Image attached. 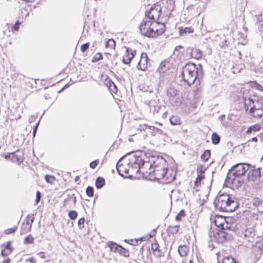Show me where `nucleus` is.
<instances>
[{
	"instance_id": "obj_1",
	"label": "nucleus",
	"mask_w": 263,
	"mask_h": 263,
	"mask_svg": "<svg viewBox=\"0 0 263 263\" xmlns=\"http://www.w3.org/2000/svg\"><path fill=\"white\" fill-rule=\"evenodd\" d=\"M139 29L142 35L148 37H156L165 31V25L157 21H143Z\"/></svg>"
},
{
	"instance_id": "obj_2",
	"label": "nucleus",
	"mask_w": 263,
	"mask_h": 263,
	"mask_svg": "<svg viewBox=\"0 0 263 263\" xmlns=\"http://www.w3.org/2000/svg\"><path fill=\"white\" fill-rule=\"evenodd\" d=\"M149 172H146V173L151 174L153 172L155 178L157 180H160L165 177L167 169L166 162L162 157L158 156H152L149 158Z\"/></svg>"
},
{
	"instance_id": "obj_3",
	"label": "nucleus",
	"mask_w": 263,
	"mask_h": 263,
	"mask_svg": "<svg viewBox=\"0 0 263 263\" xmlns=\"http://www.w3.org/2000/svg\"><path fill=\"white\" fill-rule=\"evenodd\" d=\"M214 203L215 208L221 212H232L238 207L237 202L227 194L217 196Z\"/></svg>"
},
{
	"instance_id": "obj_4",
	"label": "nucleus",
	"mask_w": 263,
	"mask_h": 263,
	"mask_svg": "<svg viewBox=\"0 0 263 263\" xmlns=\"http://www.w3.org/2000/svg\"><path fill=\"white\" fill-rule=\"evenodd\" d=\"M198 75V69L193 63L189 62L182 68L181 77L189 86L194 83Z\"/></svg>"
},
{
	"instance_id": "obj_5",
	"label": "nucleus",
	"mask_w": 263,
	"mask_h": 263,
	"mask_svg": "<svg viewBox=\"0 0 263 263\" xmlns=\"http://www.w3.org/2000/svg\"><path fill=\"white\" fill-rule=\"evenodd\" d=\"M240 237L243 240L244 242L250 243L252 246L254 245V242L258 238L256 231L253 228H247L242 231Z\"/></svg>"
},
{
	"instance_id": "obj_6",
	"label": "nucleus",
	"mask_w": 263,
	"mask_h": 263,
	"mask_svg": "<svg viewBox=\"0 0 263 263\" xmlns=\"http://www.w3.org/2000/svg\"><path fill=\"white\" fill-rule=\"evenodd\" d=\"M250 165L246 163H240L234 165L230 171V174H232L235 177L245 175L249 170Z\"/></svg>"
},
{
	"instance_id": "obj_7",
	"label": "nucleus",
	"mask_w": 263,
	"mask_h": 263,
	"mask_svg": "<svg viewBox=\"0 0 263 263\" xmlns=\"http://www.w3.org/2000/svg\"><path fill=\"white\" fill-rule=\"evenodd\" d=\"M129 163L130 164V165H129L130 173L132 174L139 173L140 172L141 168H143L141 165L143 166L145 165L149 166V162H143L141 159L139 158H135V160L133 163L130 162Z\"/></svg>"
},
{
	"instance_id": "obj_8",
	"label": "nucleus",
	"mask_w": 263,
	"mask_h": 263,
	"mask_svg": "<svg viewBox=\"0 0 263 263\" xmlns=\"http://www.w3.org/2000/svg\"><path fill=\"white\" fill-rule=\"evenodd\" d=\"M149 60L146 53H142L140 60L138 64L137 68L141 70H145L147 67L148 61Z\"/></svg>"
},
{
	"instance_id": "obj_9",
	"label": "nucleus",
	"mask_w": 263,
	"mask_h": 263,
	"mask_svg": "<svg viewBox=\"0 0 263 263\" xmlns=\"http://www.w3.org/2000/svg\"><path fill=\"white\" fill-rule=\"evenodd\" d=\"M260 171L259 167L250 171L248 174L247 179L249 180L258 181L260 179Z\"/></svg>"
},
{
	"instance_id": "obj_10",
	"label": "nucleus",
	"mask_w": 263,
	"mask_h": 263,
	"mask_svg": "<svg viewBox=\"0 0 263 263\" xmlns=\"http://www.w3.org/2000/svg\"><path fill=\"white\" fill-rule=\"evenodd\" d=\"M129 165V163H128L127 165L120 164V160H119L117 162V165H116V167H117L118 172L120 176H123V173L127 174L130 172Z\"/></svg>"
},
{
	"instance_id": "obj_11",
	"label": "nucleus",
	"mask_w": 263,
	"mask_h": 263,
	"mask_svg": "<svg viewBox=\"0 0 263 263\" xmlns=\"http://www.w3.org/2000/svg\"><path fill=\"white\" fill-rule=\"evenodd\" d=\"M161 9L159 7L152 8L146 14V16L151 20H155L159 18L160 15Z\"/></svg>"
},
{
	"instance_id": "obj_12",
	"label": "nucleus",
	"mask_w": 263,
	"mask_h": 263,
	"mask_svg": "<svg viewBox=\"0 0 263 263\" xmlns=\"http://www.w3.org/2000/svg\"><path fill=\"white\" fill-rule=\"evenodd\" d=\"M218 238V242L220 243L223 242L224 241L231 239L232 236L228 233L224 231H220L217 233V236H215Z\"/></svg>"
},
{
	"instance_id": "obj_13",
	"label": "nucleus",
	"mask_w": 263,
	"mask_h": 263,
	"mask_svg": "<svg viewBox=\"0 0 263 263\" xmlns=\"http://www.w3.org/2000/svg\"><path fill=\"white\" fill-rule=\"evenodd\" d=\"M126 54L123 57L122 61L124 64H128L131 62L132 60L136 54V51L131 49L127 48L126 49Z\"/></svg>"
},
{
	"instance_id": "obj_14",
	"label": "nucleus",
	"mask_w": 263,
	"mask_h": 263,
	"mask_svg": "<svg viewBox=\"0 0 263 263\" xmlns=\"http://www.w3.org/2000/svg\"><path fill=\"white\" fill-rule=\"evenodd\" d=\"M245 108L246 110H248L249 108L250 107L249 112L251 114L254 113V110H256V105H255V102L251 98H248L246 100L245 102Z\"/></svg>"
},
{
	"instance_id": "obj_15",
	"label": "nucleus",
	"mask_w": 263,
	"mask_h": 263,
	"mask_svg": "<svg viewBox=\"0 0 263 263\" xmlns=\"http://www.w3.org/2000/svg\"><path fill=\"white\" fill-rule=\"evenodd\" d=\"M12 158L11 160L13 162H21L23 160V153L22 151L19 149L14 152L11 153Z\"/></svg>"
},
{
	"instance_id": "obj_16",
	"label": "nucleus",
	"mask_w": 263,
	"mask_h": 263,
	"mask_svg": "<svg viewBox=\"0 0 263 263\" xmlns=\"http://www.w3.org/2000/svg\"><path fill=\"white\" fill-rule=\"evenodd\" d=\"M253 205L257 208V210L260 213L263 212V201L258 198L253 200Z\"/></svg>"
},
{
	"instance_id": "obj_17",
	"label": "nucleus",
	"mask_w": 263,
	"mask_h": 263,
	"mask_svg": "<svg viewBox=\"0 0 263 263\" xmlns=\"http://www.w3.org/2000/svg\"><path fill=\"white\" fill-rule=\"evenodd\" d=\"M105 83L111 92L115 93H117L118 90L117 87L110 79H106Z\"/></svg>"
},
{
	"instance_id": "obj_18",
	"label": "nucleus",
	"mask_w": 263,
	"mask_h": 263,
	"mask_svg": "<svg viewBox=\"0 0 263 263\" xmlns=\"http://www.w3.org/2000/svg\"><path fill=\"white\" fill-rule=\"evenodd\" d=\"M108 245L110 248V250L115 252H120L121 250L126 251V250L122 247V246L118 245L117 243L113 242H110L108 243Z\"/></svg>"
},
{
	"instance_id": "obj_19",
	"label": "nucleus",
	"mask_w": 263,
	"mask_h": 263,
	"mask_svg": "<svg viewBox=\"0 0 263 263\" xmlns=\"http://www.w3.org/2000/svg\"><path fill=\"white\" fill-rule=\"evenodd\" d=\"M32 227L31 223L27 220L26 223L23 222L21 228V235H23L31 230Z\"/></svg>"
},
{
	"instance_id": "obj_20",
	"label": "nucleus",
	"mask_w": 263,
	"mask_h": 263,
	"mask_svg": "<svg viewBox=\"0 0 263 263\" xmlns=\"http://www.w3.org/2000/svg\"><path fill=\"white\" fill-rule=\"evenodd\" d=\"M152 250L156 257L159 258L162 256V252L159 249V245L157 243L152 244Z\"/></svg>"
},
{
	"instance_id": "obj_21",
	"label": "nucleus",
	"mask_w": 263,
	"mask_h": 263,
	"mask_svg": "<svg viewBox=\"0 0 263 263\" xmlns=\"http://www.w3.org/2000/svg\"><path fill=\"white\" fill-rule=\"evenodd\" d=\"M191 55L192 58L199 60L201 58L202 56V53L201 51L199 49L194 48L191 52Z\"/></svg>"
},
{
	"instance_id": "obj_22",
	"label": "nucleus",
	"mask_w": 263,
	"mask_h": 263,
	"mask_svg": "<svg viewBox=\"0 0 263 263\" xmlns=\"http://www.w3.org/2000/svg\"><path fill=\"white\" fill-rule=\"evenodd\" d=\"M178 253L181 256H185L189 252V248L185 245L180 246L178 249Z\"/></svg>"
},
{
	"instance_id": "obj_23",
	"label": "nucleus",
	"mask_w": 263,
	"mask_h": 263,
	"mask_svg": "<svg viewBox=\"0 0 263 263\" xmlns=\"http://www.w3.org/2000/svg\"><path fill=\"white\" fill-rule=\"evenodd\" d=\"M170 122L173 125H180L181 121L180 118L177 116H173L170 118Z\"/></svg>"
},
{
	"instance_id": "obj_24",
	"label": "nucleus",
	"mask_w": 263,
	"mask_h": 263,
	"mask_svg": "<svg viewBox=\"0 0 263 263\" xmlns=\"http://www.w3.org/2000/svg\"><path fill=\"white\" fill-rule=\"evenodd\" d=\"M105 184V180L103 178L99 177L96 181V186L98 189H101Z\"/></svg>"
},
{
	"instance_id": "obj_25",
	"label": "nucleus",
	"mask_w": 263,
	"mask_h": 263,
	"mask_svg": "<svg viewBox=\"0 0 263 263\" xmlns=\"http://www.w3.org/2000/svg\"><path fill=\"white\" fill-rule=\"evenodd\" d=\"M256 105V111H262L263 109V98H258L255 102Z\"/></svg>"
},
{
	"instance_id": "obj_26",
	"label": "nucleus",
	"mask_w": 263,
	"mask_h": 263,
	"mask_svg": "<svg viewBox=\"0 0 263 263\" xmlns=\"http://www.w3.org/2000/svg\"><path fill=\"white\" fill-rule=\"evenodd\" d=\"M179 226L178 225L170 226L167 228V231L171 234H177L179 231Z\"/></svg>"
},
{
	"instance_id": "obj_27",
	"label": "nucleus",
	"mask_w": 263,
	"mask_h": 263,
	"mask_svg": "<svg viewBox=\"0 0 263 263\" xmlns=\"http://www.w3.org/2000/svg\"><path fill=\"white\" fill-rule=\"evenodd\" d=\"M255 247L258 248L260 250H263V237H258L254 242Z\"/></svg>"
},
{
	"instance_id": "obj_28",
	"label": "nucleus",
	"mask_w": 263,
	"mask_h": 263,
	"mask_svg": "<svg viewBox=\"0 0 263 263\" xmlns=\"http://www.w3.org/2000/svg\"><path fill=\"white\" fill-rule=\"evenodd\" d=\"M211 156V152L210 150H205L203 154L201 155V159L204 162L207 161L210 158Z\"/></svg>"
},
{
	"instance_id": "obj_29",
	"label": "nucleus",
	"mask_w": 263,
	"mask_h": 263,
	"mask_svg": "<svg viewBox=\"0 0 263 263\" xmlns=\"http://www.w3.org/2000/svg\"><path fill=\"white\" fill-rule=\"evenodd\" d=\"M212 141L213 144H217L219 143L220 137V136L216 133H213L212 135Z\"/></svg>"
},
{
	"instance_id": "obj_30",
	"label": "nucleus",
	"mask_w": 263,
	"mask_h": 263,
	"mask_svg": "<svg viewBox=\"0 0 263 263\" xmlns=\"http://www.w3.org/2000/svg\"><path fill=\"white\" fill-rule=\"evenodd\" d=\"M116 46V42L113 39H109L105 43L106 48L114 49Z\"/></svg>"
},
{
	"instance_id": "obj_31",
	"label": "nucleus",
	"mask_w": 263,
	"mask_h": 263,
	"mask_svg": "<svg viewBox=\"0 0 263 263\" xmlns=\"http://www.w3.org/2000/svg\"><path fill=\"white\" fill-rule=\"evenodd\" d=\"M149 127L150 129H151L152 127L153 128L152 130H153L154 133H155V134L162 135H164L163 130L158 127L149 126Z\"/></svg>"
},
{
	"instance_id": "obj_32",
	"label": "nucleus",
	"mask_w": 263,
	"mask_h": 263,
	"mask_svg": "<svg viewBox=\"0 0 263 263\" xmlns=\"http://www.w3.org/2000/svg\"><path fill=\"white\" fill-rule=\"evenodd\" d=\"M34 238L31 235H29L24 239V243L26 245L32 244Z\"/></svg>"
},
{
	"instance_id": "obj_33",
	"label": "nucleus",
	"mask_w": 263,
	"mask_h": 263,
	"mask_svg": "<svg viewBox=\"0 0 263 263\" xmlns=\"http://www.w3.org/2000/svg\"><path fill=\"white\" fill-rule=\"evenodd\" d=\"M222 263H237L234 259V258H233L231 256H228L226 257H224L223 259Z\"/></svg>"
},
{
	"instance_id": "obj_34",
	"label": "nucleus",
	"mask_w": 263,
	"mask_h": 263,
	"mask_svg": "<svg viewBox=\"0 0 263 263\" xmlns=\"http://www.w3.org/2000/svg\"><path fill=\"white\" fill-rule=\"evenodd\" d=\"M103 58L102 54L100 53H97L93 57L91 62L92 63L98 62Z\"/></svg>"
},
{
	"instance_id": "obj_35",
	"label": "nucleus",
	"mask_w": 263,
	"mask_h": 263,
	"mask_svg": "<svg viewBox=\"0 0 263 263\" xmlns=\"http://www.w3.org/2000/svg\"><path fill=\"white\" fill-rule=\"evenodd\" d=\"M178 93L177 90L175 89L174 87H170V88L167 90V93L170 96L174 97L177 95Z\"/></svg>"
},
{
	"instance_id": "obj_36",
	"label": "nucleus",
	"mask_w": 263,
	"mask_h": 263,
	"mask_svg": "<svg viewBox=\"0 0 263 263\" xmlns=\"http://www.w3.org/2000/svg\"><path fill=\"white\" fill-rule=\"evenodd\" d=\"M206 170V167L204 165H200L197 168V172L198 174L203 175L204 173Z\"/></svg>"
},
{
	"instance_id": "obj_37",
	"label": "nucleus",
	"mask_w": 263,
	"mask_h": 263,
	"mask_svg": "<svg viewBox=\"0 0 263 263\" xmlns=\"http://www.w3.org/2000/svg\"><path fill=\"white\" fill-rule=\"evenodd\" d=\"M86 193L87 195L89 197H91L93 196V189L92 187L88 186L86 190Z\"/></svg>"
},
{
	"instance_id": "obj_38",
	"label": "nucleus",
	"mask_w": 263,
	"mask_h": 263,
	"mask_svg": "<svg viewBox=\"0 0 263 263\" xmlns=\"http://www.w3.org/2000/svg\"><path fill=\"white\" fill-rule=\"evenodd\" d=\"M204 176L200 174H198L196 179L195 181V185L197 186L200 183L201 180L204 178Z\"/></svg>"
},
{
	"instance_id": "obj_39",
	"label": "nucleus",
	"mask_w": 263,
	"mask_h": 263,
	"mask_svg": "<svg viewBox=\"0 0 263 263\" xmlns=\"http://www.w3.org/2000/svg\"><path fill=\"white\" fill-rule=\"evenodd\" d=\"M69 218L72 220H74L78 216V213L76 211H70L68 213Z\"/></svg>"
},
{
	"instance_id": "obj_40",
	"label": "nucleus",
	"mask_w": 263,
	"mask_h": 263,
	"mask_svg": "<svg viewBox=\"0 0 263 263\" xmlns=\"http://www.w3.org/2000/svg\"><path fill=\"white\" fill-rule=\"evenodd\" d=\"M46 181L48 183H52L55 180V178L53 176L46 175L45 177Z\"/></svg>"
},
{
	"instance_id": "obj_41",
	"label": "nucleus",
	"mask_w": 263,
	"mask_h": 263,
	"mask_svg": "<svg viewBox=\"0 0 263 263\" xmlns=\"http://www.w3.org/2000/svg\"><path fill=\"white\" fill-rule=\"evenodd\" d=\"M17 229V227L7 229L5 230V234L6 235H9V234L13 233L16 231Z\"/></svg>"
},
{
	"instance_id": "obj_42",
	"label": "nucleus",
	"mask_w": 263,
	"mask_h": 263,
	"mask_svg": "<svg viewBox=\"0 0 263 263\" xmlns=\"http://www.w3.org/2000/svg\"><path fill=\"white\" fill-rule=\"evenodd\" d=\"M11 242L9 241L6 243L3 244L2 245L3 247H5L6 249L9 251V253H11L13 251V248L11 247Z\"/></svg>"
},
{
	"instance_id": "obj_43",
	"label": "nucleus",
	"mask_w": 263,
	"mask_h": 263,
	"mask_svg": "<svg viewBox=\"0 0 263 263\" xmlns=\"http://www.w3.org/2000/svg\"><path fill=\"white\" fill-rule=\"evenodd\" d=\"M185 215V212L184 210H181L180 212L176 216L175 219L177 221L181 220V217Z\"/></svg>"
},
{
	"instance_id": "obj_44",
	"label": "nucleus",
	"mask_w": 263,
	"mask_h": 263,
	"mask_svg": "<svg viewBox=\"0 0 263 263\" xmlns=\"http://www.w3.org/2000/svg\"><path fill=\"white\" fill-rule=\"evenodd\" d=\"M89 43H86L82 45L81 47V50L82 52L86 51L89 48Z\"/></svg>"
},
{
	"instance_id": "obj_45",
	"label": "nucleus",
	"mask_w": 263,
	"mask_h": 263,
	"mask_svg": "<svg viewBox=\"0 0 263 263\" xmlns=\"http://www.w3.org/2000/svg\"><path fill=\"white\" fill-rule=\"evenodd\" d=\"M99 163V161L98 160H95L91 162L89 164V166L92 168V169H94L96 167L97 165H98Z\"/></svg>"
},
{
	"instance_id": "obj_46",
	"label": "nucleus",
	"mask_w": 263,
	"mask_h": 263,
	"mask_svg": "<svg viewBox=\"0 0 263 263\" xmlns=\"http://www.w3.org/2000/svg\"><path fill=\"white\" fill-rule=\"evenodd\" d=\"M85 222V219L84 218H81L78 220V226L80 228L84 227V223Z\"/></svg>"
},
{
	"instance_id": "obj_47",
	"label": "nucleus",
	"mask_w": 263,
	"mask_h": 263,
	"mask_svg": "<svg viewBox=\"0 0 263 263\" xmlns=\"http://www.w3.org/2000/svg\"><path fill=\"white\" fill-rule=\"evenodd\" d=\"M253 132H257L260 130L261 127L259 124H255L253 126H251Z\"/></svg>"
},
{
	"instance_id": "obj_48",
	"label": "nucleus",
	"mask_w": 263,
	"mask_h": 263,
	"mask_svg": "<svg viewBox=\"0 0 263 263\" xmlns=\"http://www.w3.org/2000/svg\"><path fill=\"white\" fill-rule=\"evenodd\" d=\"M27 220L29 222V221H30V222H29V223H32L34 220V217L33 216V214H28L27 216Z\"/></svg>"
},
{
	"instance_id": "obj_49",
	"label": "nucleus",
	"mask_w": 263,
	"mask_h": 263,
	"mask_svg": "<svg viewBox=\"0 0 263 263\" xmlns=\"http://www.w3.org/2000/svg\"><path fill=\"white\" fill-rule=\"evenodd\" d=\"M41 197V193L39 191H37L36 193V199H35V203L37 204L40 200Z\"/></svg>"
},
{
	"instance_id": "obj_50",
	"label": "nucleus",
	"mask_w": 263,
	"mask_h": 263,
	"mask_svg": "<svg viewBox=\"0 0 263 263\" xmlns=\"http://www.w3.org/2000/svg\"><path fill=\"white\" fill-rule=\"evenodd\" d=\"M20 24L21 23L19 22V21H16L15 24L13 25L12 29L15 31H17L19 29V26Z\"/></svg>"
},
{
	"instance_id": "obj_51",
	"label": "nucleus",
	"mask_w": 263,
	"mask_h": 263,
	"mask_svg": "<svg viewBox=\"0 0 263 263\" xmlns=\"http://www.w3.org/2000/svg\"><path fill=\"white\" fill-rule=\"evenodd\" d=\"M252 115L254 117L259 118H260L262 116V111H261V112L259 111V112H256V113H255V111H254V113H253Z\"/></svg>"
},
{
	"instance_id": "obj_52",
	"label": "nucleus",
	"mask_w": 263,
	"mask_h": 263,
	"mask_svg": "<svg viewBox=\"0 0 263 263\" xmlns=\"http://www.w3.org/2000/svg\"><path fill=\"white\" fill-rule=\"evenodd\" d=\"M39 124H40V121H38L36 123L35 126H34V127L33 128V137H34L35 136V134H36V131H37V128H38Z\"/></svg>"
},
{
	"instance_id": "obj_53",
	"label": "nucleus",
	"mask_w": 263,
	"mask_h": 263,
	"mask_svg": "<svg viewBox=\"0 0 263 263\" xmlns=\"http://www.w3.org/2000/svg\"><path fill=\"white\" fill-rule=\"evenodd\" d=\"M39 124H40V121H38L36 123L35 126H34V127L33 128V137H34L35 136V134H36V131H37V128H38Z\"/></svg>"
},
{
	"instance_id": "obj_54",
	"label": "nucleus",
	"mask_w": 263,
	"mask_h": 263,
	"mask_svg": "<svg viewBox=\"0 0 263 263\" xmlns=\"http://www.w3.org/2000/svg\"><path fill=\"white\" fill-rule=\"evenodd\" d=\"M26 261H29L30 263H36V259L33 257H30V258L27 259Z\"/></svg>"
},
{
	"instance_id": "obj_55",
	"label": "nucleus",
	"mask_w": 263,
	"mask_h": 263,
	"mask_svg": "<svg viewBox=\"0 0 263 263\" xmlns=\"http://www.w3.org/2000/svg\"><path fill=\"white\" fill-rule=\"evenodd\" d=\"M220 226H221L222 227V228L223 230H225V229H229V227L228 226V223H226V224H222V223H220Z\"/></svg>"
},
{
	"instance_id": "obj_56",
	"label": "nucleus",
	"mask_w": 263,
	"mask_h": 263,
	"mask_svg": "<svg viewBox=\"0 0 263 263\" xmlns=\"http://www.w3.org/2000/svg\"><path fill=\"white\" fill-rule=\"evenodd\" d=\"M10 253L9 252H6V251L4 250H2L1 251V254L3 257H6L8 256Z\"/></svg>"
},
{
	"instance_id": "obj_57",
	"label": "nucleus",
	"mask_w": 263,
	"mask_h": 263,
	"mask_svg": "<svg viewBox=\"0 0 263 263\" xmlns=\"http://www.w3.org/2000/svg\"><path fill=\"white\" fill-rule=\"evenodd\" d=\"M147 127H148V126L146 124L140 125L139 126V129L140 130H144Z\"/></svg>"
},
{
	"instance_id": "obj_58",
	"label": "nucleus",
	"mask_w": 263,
	"mask_h": 263,
	"mask_svg": "<svg viewBox=\"0 0 263 263\" xmlns=\"http://www.w3.org/2000/svg\"><path fill=\"white\" fill-rule=\"evenodd\" d=\"M256 22L257 23H261L262 22V18L259 15H256Z\"/></svg>"
},
{
	"instance_id": "obj_59",
	"label": "nucleus",
	"mask_w": 263,
	"mask_h": 263,
	"mask_svg": "<svg viewBox=\"0 0 263 263\" xmlns=\"http://www.w3.org/2000/svg\"><path fill=\"white\" fill-rule=\"evenodd\" d=\"M11 155H12V154H11V153H8L7 154L5 155V158L6 159H10L11 160V158H12Z\"/></svg>"
},
{
	"instance_id": "obj_60",
	"label": "nucleus",
	"mask_w": 263,
	"mask_h": 263,
	"mask_svg": "<svg viewBox=\"0 0 263 263\" xmlns=\"http://www.w3.org/2000/svg\"><path fill=\"white\" fill-rule=\"evenodd\" d=\"M162 66H164V65H163V64L162 63L160 66H159V70L160 71V72H164V70H163V67Z\"/></svg>"
},
{
	"instance_id": "obj_61",
	"label": "nucleus",
	"mask_w": 263,
	"mask_h": 263,
	"mask_svg": "<svg viewBox=\"0 0 263 263\" xmlns=\"http://www.w3.org/2000/svg\"><path fill=\"white\" fill-rule=\"evenodd\" d=\"M39 255L40 256V257L42 258H45V255H44V253L42 252H41L39 253Z\"/></svg>"
},
{
	"instance_id": "obj_62",
	"label": "nucleus",
	"mask_w": 263,
	"mask_h": 263,
	"mask_svg": "<svg viewBox=\"0 0 263 263\" xmlns=\"http://www.w3.org/2000/svg\"><path fill=\"white\" fill-rule=\"evenodd\" d=\"M252 131V127L251 126H250L248 129H247V130L246 131V133L247 134H250L251 133Z\"/></svg>"
},
{
	"instance_id": "obj_63",
	"label": "nucleus",
	"mask_w": 263,
	"mask_h": 263,
	"mask_svg": "<svg viewBox=\"0 0 263 263\" xmlns=\"http://www.w3.org/2000/svg\"><path fill=\"white\" fill-rule=\"evenodd\" d=\"M257 140H258V139L256 137H253L251 139H250L249 140V141H254V142H257Z\"/></svg>"
},
{
	"instance_id": "obj_64",
	"label": "nucleus",
	"mask_w": 263,
	"mask_h": 263,
	"mask_svg": "<svg viewBox=\"0 0 263 263\" xmlns=\"http://www.w3.org/2000/svg\"><path fill=\"white\" fill-rule=\"evenodd\" d=\"M10 259L7 258L3 260V263H10Z\"/></svg>"
}]
</instances>
